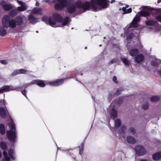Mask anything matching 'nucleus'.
I'll return each mask as SVG.
<instances>
[{
	"instance_id": "nucleus-1",
	"label": "nucleus",
	"mask_w": 161,
	"mask_h": 161,
	"mask_svg": "<svg viewBox=\"0 0 161 161\" xmlns=\"http://www.w3.org/2000/svg\"><path fill=\"white\" fill-rule=\"evenodd\" d=\"M114 1V0L111 1L109 0H91L90 2L86 1L83 3L79 1L76 3L75 5L79 8H82L85 10L91 9L96 12L107 8L108 7V2L112 3Z\"/></svg>"
},
{
	"instance_id": "nucleus-2",
	"label": "nucleus",
	"mask_w": 161,
	"mask_h": 161,
	"mask_svg": "<svg viewBox=\"0 0 161 161\" xmlns=\"http://www.w3.org/2000/svg\"><path fill=\"white\" fill-rule=\"evenodd\" d=\"M42 20L46 23L48 22L50 25L54 27L63 26L71 21L69 17H66L63 19L60 14L57 13L53 14V18L44 16L42 18Z\"/></svg>"
},
{
	"instance_id": "nucleus-3",
	"label": "nucleus",
	"mask_w": 161,
	"mask_h": 161,
	"mask_svg": "<svg viewBox=\"0 0 161 161\" xmlns=\"http://www.w3.org/2000/svg\"><path fill=\"white\" fill-rule=\"evenodd\" d=\"M10 130L7 131V136L8 139L12 142H14L16 137L15 125L12 121L8 125Z\"/></svg>"
},
{
	"instance_id": "nucleus-4",
	"label": "nucleus",
	"mask_w": 161,
	"mask_h": 161,
	"mask_svg": "<svg viewBox=\"0 0 161 161\" xmlns=\"http://www.w3.org/2000/svg\"><path fill=\"white\" fill-rule=\"evenodd\" d=\"M68 0H54L52 2L55 3V8L58 10L62 9L66 7L67 5Z\"/></svg>"
},
{
	"instance_id": "nucleus-5",
	"label": "nucleus",
	"mask_w": 161,
	"mask_h": 161,
	"mask_svg": "<svg viewBox=\"0 0 161 161\" xmlns=\"http://www.w3.org/2000/svg\"><path fill=\"white\" fill-rule=\"evenodd\" d=\"M140 17L136 15L132 22L130 24V25L127 28L126 31L127 33H128L130 30H133L132 28H134L137 26L138 25L137 22L140 20Z\"/></svg>"
},
{
	"instance_id": "nucleus-6",
	"label": "nucleus",
	"mask_w": 161,
	"mask_h": 161,
	"mask_svg": "<svg viewBox=\"0 0 161 161\" xmlns=\"http://www.w3.org/2000/svg\"><path fill=\"white\" fill-rule=\"evenodd\" d=\"M141 8H142V10L144 11H141L138 12V14L144 17L148 16L150 15V13L147 10H152L151 8L147 6L142 7Z\"/></svg>"
},
{
	"instance_id": "nucleus-7",
	"label": "nucleus",
	"mask_w": 161,
	"mask_h": 161,
	"mask_svg": "<svg viewBox=\"0 0 161 161\" xmlns=\"http://www.w3.org/2000/svg\"><path fill=\"white\" fill-rule=\"evenodd\" d=\"M136 153L138 156L143 155L145 154V151L144 148L142 146L137 145L135 148Z\"/></svg>"
},
{
	"instance_id": "nucleus-8",
	"label": "nucleus",
	"mask_w": 161,
	"mask_h": 161,
	"mask_svg": "<svg viewBox=\"0 0 161 161\" xmlns=\"http://www.w3.org/2000/svg\"><path fill=\"white\" fill-rule=\"evenodd\" d=\"M36 84L39 86L43 87L45 86V85L44 83V81L42 80H35L32 81L30 83L27 84V86L30 85L31 84Z\"/></svg>"
},
{
	"instance_id": "nucleus-9",
	"label": "nucleus",
	"mask_w": 161,
	"mask_h": 161,
	"mask_svg": "<svg viewBox=\"0 0 161 161\" xmlns=\"http://www.w3.org/2000/svg\"><path fill=\"white\" fill-rule=\"evenodd\" d=\"M17 88H14L12 86H5L0 88V93H3L17 89Z\"/></svg>"
},
{
	"instance_id": "nucleus-10",
	"label": "nucleus",
	"mask_w": 161,
	"mask_h": 161,
	"mask_svg": "<svg viewBox=\"0 0 161 161\" xmlns=\"http://www.w3.org/2000/svg\"><path fill=\"white\" fill-rule=\"evenodd\" d=\"M0 5L3 9L6 11H8L13 8V6L11 4H7L4 1H2L0 3Z\"/></svg>"
},
{
	"instance_id": "nucleus-11",
	"label": "nucleus",
	"mask_w": 161,
	"mask_h": 161,
	"mask_svg": "<svg viewBox=\"0 0 161 161\" xmlns=\"http://www.w3.org/2000/svg\"><path fill=\"white\" fill-rule=\"evenodd\" d=\"M64 82V79H59L53 81L52 82H50L49 84L52 86H57L62 84Z\"/></svg>"
},
{
	"instance_id": "nucleus-12",
	"label": "nucleus",
	"mask_w": 161,
	"mask_h": 161,
	"mask_svg": "<svg viewBox=\"0 0 161 161\" xmlns=\"http://www.w3.org/2000/svg\"><path fill=\"white\" fill-rule=\"evenodd\" d=\"M8 114V113L6 108L1 107L0 108V115L2 117L4 118Z\"/></svg>"
},
{
	"instance_id": "nucleus-13",
	"label": "nucleus",
	"mask_w": 161,
	"mask_h": 161,
	"mask_svg": "<svg viewBox=\"0 0 161 161\" xmlns=\"http://www.w3.org/2000/svg\"><path fill=\"white\" fill-rule=\"evenodd\" d=\"M28 71L24 69H20L19 70H14L12 74V76H14L20 74H27Z\"/></svg>"
},
{
	"instance_id": "nucleus-14",
	"label": "nucleus",
	"mask_w": 161,
	"mask_h": 161,
	"mask_svg": "<svg viewBox=\"0 0 161 161\" xmlns=\"http://www.w3.org/2000/svg\"><path fill=\"white\" fill-rule=\"evenodd\" d=\"M144 59V56L141 54H138L134 58L135 61L137 63H139L143 61Z\"/></svg>"
},
{
	"instance_id": "nucleus-15",
	"label": "nucleus",
	"mask_w": 161,
	"mask_h": 161,
	"mask_svg": "<svg viewBox=\"0 0 161 161\" xmlns=\"http://www.w3.org/2000/svg\"><path fill=\"white\" fill-rule=\"evenodd\" d=\"M109 113L110 114V117L114 119L117 116V112L115 109L114 106L110 110Z\"/></svg>"
},
{
	"instance_id": "nucleus-16",
	"label": "nucleus",
	"mask_w": 161,
	"mask_h": 161,
	"mask_svg": "<svg viewBox=\"0 0 161 161\" xmlns=\"http://www.w3.org/2000/svg\"><path fill=\"white\" fill-rule=\"evenodd\" d=\"M28 19L30 23L32 24H35L38 21V19L31 14L28 15Z\"/></svg>"
},
{
	"instance_id": "nucleus-17",
	"label": "nucleus",
	"mask_w": 161,
	"mask_h": 161,
	"mask_svg": "<svg viewBox=\"0 0 161 161\" xmlns=\"http://www.w3.org/2000/svg\"><path fill=\"white\" fill-rule=\"evenodd\" d=\"M139 33V31L138 30H135L133 31L132 33L127 36V38L130 39L133 37V36L137 37L138 36Z\"/></svg>"
},
{
	"instance_id": "nucleus-18",
	"label": "nucleus",
	"mask_w": 161,
	"mask_h": 161,
	"mask_svg": "<svg viewBox=\"0 0 161 161\" xmlns=\"http://www.w3.org/2000/svg\"><path fill=\"white\" fill-rule=\"evenodd\" d=\"M126 140L128 143L133 144L135 143L136 140L135 139L133 136H128L126 138Z\"/></svg>"
},
{
	"instance_id": "nucleus-19",
	"label": "nucleus",
	"mask_w": 161,
	"mask_h": 161,
	"mask_svg": "<svg viewBox=\"0 0 161 161\" xmlns=\"http://www.w3.org/2000/svg\"><path fill=\"white\" fill-rule=\"evenodd\" d=\"M27 6L25 3L22 4L21 6L18 7L17 8V11H23L26 10Z\"/></svg>"
},
{
	"instance_id": "nucleus-20",
	"label": "nucleus",
	"mask_w": 161,
	"mask_h": 161,
	"mask_svg": "<svg viewBox=\"0 0 161 161\" xmlns=\"http://www.w3.org/2000/svg\"><path fill=\"white\" fill-rule=\"evenodd\" d=\"M139 53L138 49H133L129 51V53L132 56H135Z\"/></svg>"
},
{
	"instance_id": "nucleus-21",
	"label": "nucleus",
	"mask_w": 161,
	"mask_h": 161,
	"mask_svg": "<svg viewBox=\"0 0 161 161\" xmlns=\"http://www.w3.org/2000/svg\"><path fill=\"white\" fill-rule=\"evenodd\" d=\"M153 158L154 160H157L161 158V152L154 154L153 155Z\"/></svg>"
},
{
	"instance_id": "nucleus-22",
	"label": "nucleus",
	"mask_w": 161,
	"mask_h": 161,
	"mask_svg": "<svg viewBox=\"0 0 161 161\" xmlns=\"http://www.w3.org/2000/svg\"><path fill=\"white\" fill-rule=\"evenodd\" d=\"M126 130V127L125 125H122L119 130L120 134L122 135L124 139H125V136H123V134L125 132Z\"/></svg>"
},
{
	"instance_id": "nucleus-23",
	"label": "nucleus",
	"mask_w": 161,
	"mask_h": 161,
	"mask_svg": "<svg viewBox=\"0 0 161 161\" xmlns=\"http://www.w3.org/2000/svg\"><path fill=\"white\" fill-rule=\"evenodd\" d=\"M8 154L11 159L12 160H15V157L14 156V150L13 149H10L8 152Z\"/></svg>"
},
{
	"instance_id": "nucleus-24",
	"label": "nucleus",
	"mask_w": 161,
	"mask_h": 161,
	"mask_svg": "<svg viewBox=\"0 0 161 161\" xmlns=\"http://www.w3.org/2000/svg\"><path fill=\"white\" fill-rule=\"evenodd\" d=\"M76 7L74 5H71L68 8L67 10L68 13H73L75 10Z\"/></svg>"
},
{
	"instance_id": "nucleus-25",
	"label": "nucleus",
	"mask_w": 161,
	"mask_h": 161,
	"mask_svg": "<svg viewBox=\"0 0 161 161\" xmlns=\"http://www.w3.org/2000/svg\"><path fill=\"white\" fill-rule=\"evenodd\" d=\"M160 97L158 96H154L150 98V100L153 102H155L159 100Z\"/></svg>"
},
{
	"instance_id": "nucleus-26",
	"label": "nucleus",
	"mask_w": 161,
	"mask_h": 161,
	"mask_svg": "<svg viewBox=\"0 0 161 161\" xmlns=\"http://www.w3.org/2000/svg\"><path fill=\"white\" fill-rule=\"evenodd\" d=\"M121 60L125 65L128 66L130 64V61L125 58L121 57Z\"/></svg>"
},
{
	"instance_id": "nucleus-27",
	"label": "nucleus",
	"mask_w": 161,
	"mask_h": 161,
	"mask_svg": "<svg viewBox=\"0 0 161 161\" xmlns=\"http://www.w3.org/2000/svg\"><path fill=\"white\" fill-rule=\"evenodd\" d=\"M32 13L33 14H40L41 13V9L38 8H35L32 10Z\"/></svg>"
},
{
	"instance_id": "nucleus-28",
	"label": "nucleus",
	"mask_w": 161,
	"mask_h": 161,
	"mask_svg": "<svg viewBox=\"0 0 161 161\" xmlns=\"http://www.w3.org/2000/svg\"><path fill=\"white\" fill-rule=\"evenodd\" d=\"M122 9L123 11V12L122 13L123 14L130 13L132 11V9L131 8L127 9L125 7H123L122 8Z\"/></svg>"
},
{
	"instance_id": "nucleus-29",
	"label": "nucleus",
	"mask_w": 161,
	"mask_h": 161,
	"mask_svg": "<svg viewBox=\"0 0 161 161\" xmlns=\"http://www.w3.org/2000/svg\"><path fill=\"white\" fill-rule=\"evenodd\" d=\"M115 127L118 128L121 125V122L120 120L119 119H116L115 120Z\"/></svg>"
},
{
	"instance_id": "nucleus-30",
	"label": "nucleus",
	"mask_w": 161,
	"mask_h": 161,
	"mask_svg": "<svg viewBox=\"0 0 161 161\" xmlns=\"http://www.w3.org/2000/svg\"><path fill=\"white\" fill-rule=\"evenodd\" d=\"M3 155L4 157V159L3 161H8L10 160V158L8 155L6 151H4L3 152Z\"/></svg>"
},
{
	"instance_id": "nucleus-31",
	"label": "nucleus",
	"mask_w": 161,
	"mask_h": 161,
	"mask_svg": "<svg viewBox=\"0 0 161 161\" xmlns=\"http://www.w3.org/2000/svg\"><path fill=\"white\" fill-rule=\"evenodd\" d=\"M0 133L2 134H4L5 133L4 126L2 124L0 125Z\"/></svg>"
},
{
	"instance_id": "nucleus-32",
	"label": "nucleus",
	"mask_w": 161,
	"mask_h": 161,
	"mask_svg": "<svg viewBox=\"0 0 161 161\" xmlns=\"http://www.w3.org/2000/svg\"><path fill=\"white\" fill-rule=\"evenodd\" d=\"M0 147L3 150H6L7 149V146L6 143L3 142H1L0 143Z\"/></svg>"
},
{
	"instance_id": "nucleus-33",
	"label": "nucleus",
	"mask_w": 161,
	"mask_h": 161,
	"mask_svg": "<svg viewBox=\"0 0 161 161\" xmlns=\"http://www.w3.org/2000/svg\"><path fill=\"white\" fill-rule=\"evenodd\" d=\"M17 14V10L15 9L12 10L9 12V15L12 16L16 15Z\"/></svg>"
},
{
	"instance_id": "nucleus-34",
	"label": "nucleus",
	"mask_w": 161,
	"mask_h": 161,
	"mask_svg": "<svg viewBox=\"0 0 161 161\" xmlns=\"http://www.w3.org/2000/svg\"><path fill=\"white\" fill-rule=\"evenodd\" d=\"M155 22V21L151 20L148 21L146 22V23L147 25H153Z\"/></svg>"
},
{
	"instance_id": "nucleus-35",
	"label": "nucleus",
	"mask_w": 161,
	"mask_h": 161,
	"mask_svg": "<svg viewBox=\"0 0 161 161\" xmlns=\"http://www.w3.org/2000/svg\"><path fill=\"white\" fill-rule=\"evenodd\" d=\"M149 106V104L147 103H144L142 106V108L144 110L147 109L148 108Z\"/></svg>"
},
{
	"instance_id": "nucleus-36",
	"label": "nucleus",
	"mask_w": 161,
	"mask_h": 161,
	"mask_svg": "<svg viewBox=\"0 0 161 161\" xmlns=\"http://www.w3.org/2000/svg\"><path fill=\"white\" fill-rule=\"evenodd\" d=\"M123 90V88H120L117 89L116 91V92L115 93V95H118L120 94L121 93V92Z\"/></svg>"
},
{
	"instance_id": "nucleus-37",
	"label": "nucleus",
	"mask_w": 161,
	"mask_h": 161,
	"mask_svg": "<svg viewBox=\"0 0 161 161\" xmlns=\"http://www.w3.org/2000/svg\"><path fill=\"white\" fill-rule=\"evenodd\" d=\"M129 132L132 134H134L136 132L135 130L132 127H130L128 130Z\"/></svg>"
},
{
	"instance_id": "nucleus-38",
	"label": "nucleus",
	"mask_w": 161,
	"mask_h": 161,
	"mask_svg": "<svg viewBox=\"0 0 161 161\" xmlns=\"http://www.w3.org/2000/svg\"><path fill=\"white\" fill-rule=\"evenodd\" d=\"M84 147L83 143H82L80 146H79V147L80 148L79 153L81 155L83 153V149Z\"/></svg>"
},
{
	"instance_id": "nucleus-39",
	"label": "nucleus",
	"mask_w": 161,
	"mask_h": 161,
	"mask_svg": "<svg viewBox=\"0 0 161 161\" xmlns=\"http://www.w3.org/2000/svg\"><path fill=\"white\" fill-rule=\"evenodd\" d=\"M158 60L157 59L155 60H153L151 64L153 66H156L158 64Z\"/></svg>"
},
{
	"instance_id": "nucleus-40",
	"label": "nucleus",
	"mask_w": 161,
	"mask_h": 161,
	"mask_svg": "<svg viewBox=\"0 0 161 161\" xmlns=\"http://www.w3.org/2000/svg\"><path fill=\"white\" fill-rule=\"evenodd\" d=\"M122 98H119L117 100V102L118 103L120 104L122 102Z\"/></svg>"
},
{
	"instance_id": "nucleus-41",
	"label": "nucleus",
	"mask_w": 161,
	"mask_h": 161,
	"mask_svg": "<svg viewBox=\"0 0 161 161\" xmlns=\"http://www.w3.org/2000/svg\"><path fill=\"white\" fill-rule=\"evenodd\" d=\"M113 80L115 83H118V81L117 80V78L115 76L113 77Z\"/></svg>"
},
{
	"instance_id": "nucleus-42",
	"label": "nucleus",
	"mask_w": 161,
	"mask_h": 161,
	"mask_svg": "<svg viewBox=\"0 0 161 161\" xmlns=\"http://www.w3.org/2000/svg\"><path fill=\"white\" fill-rule=\"evenodd\" d=\"M1 62L3 64H6L8 63V61L6 60H2L1 61Z\"/></svg>"
},
{
	"instance_id": "nucleus-43",
	"label": "nucleus",
	"mask_w": 161,
	"mask_h": 161,
	"mask_svg": "<svg viewBox=\"0 0 161 161\" xmlns=\"http://www.w3.org/2000/svg\"><path fill=\"white\" fill-rule=\"evenodd\" d=\"M116 61V60L115 59H113L112 60H111L109 63V64H111Z\"/></svg>"
},
{
	"instance_id": "nucleus-44",
	"label": "nucleus",
	"mask_w": 161,
	"mask_h": 161,
	"mask_svg": "<svg viewBox=\"0 0 161 161\" xmlns=\"http://www.w3.org/2000/svg\"><path fill=\"white\" fill-rule=\"evenodd\" d=\"M157 19L161 23V16L159 15L157 17Z\"/></svg>"
},
{
	"instance_id": "nucleus-45",
	"label": "nucleus",
	"mask_w": 161,
	"mask_h": 161,
	"mask_svg": "<svg viewBox=\"0 0 161 161\" xmlns=\"http://www.w3.org/2000/svg\"><path fill=\"white\" fill-rule=\"evenodd\" d=\"M26 97H27L26 95V90H23L21 92Z\"/></svg>"
},
{
	"instance_id": "nucleus-46",
	"label": "nucleus",
	"mask_w": 161,
	"mask_h": 161,
	"mask_svg": "<svg viewBox=\"0 0 161 161\" xmlns=\"http://www.w3.org/2000/svg\"><path fill=\"white\" fill-rule=\"evenodd\" d=\"M17 2L18 3H19L21 5L22 4H24V3H22L21 1H19V0L17 1Z\"/></svg>"
},
{
	"instance_id": "nucleus-47",
	"label": "nucleus",
	"mask_w": 161,
	"mask_h": 161,
	"mask_svg": "<svg viewBox=\"0 0 161 161\" xmlns=\"http://www.w3.org/2000/svg\"><path fill=\"white\" fill-rule=\"evenodd\" d=\"M161 2V0H158L157 1V3H159Z\"/></svg>"
},
{
	"instance_id": "nucleus-48",
	"label": "nucleus",
	"mask_w": 161,
	"mask_h": 161,
	"mask_svg": "<svg viewBox=\"0 0 161 161\" xmlns=\"http://www.w3.org/2000/svg\"><path fill=\"white\" fill-rule=\"evenodd\" d=\"M39 3L37 2H36V6H38L39 5Z\"/></svg>"
},
{
	"instance_id": "nucleus-49",
	"label": "nucleus",
	"mask_w": 161,
	"mask_h": 161,
	"mask_svg": "<svg viewBox=\"0 0 161 161\" xmlns=\"http://www.w3.org/2000/svg\"><path fill=\"white\" fill-rule=\"evenodd\" d=\"M140 161H148L146 159H142V160H141Z\"/></svg>"
},
{
	"instance_id": "nucleus-50",
	"label": "nucleus",
	"mask_w": 161,
	"mask_h": 161,
	"mask_svg": "<svg viewBox=\"0 0 161 161\" xmlns=\"http://www.w3.org/2000/svg\"><path fill=\"white\" fill-rule=\"evenodd\" d=\"M159 73L160 75L161 76V70L159 71Z\"/></svg>"
},
{
	"instance_id": "nucleus-51",
	"label": "nucleus",
	"mask_w": 161,
	"mask_h": 161,
	"mask_svg": "<svg viewBox=\"0 0 161 161\" xmlns=\"http://www.w3.org/2000/svg\"><path fill=\"white\" fill-rule=\"evenodd\" d=\"M1 156H2V154H1V152L0 151V158H1Z\"/></svg>"
},
{
	"instance_id": "nucleus-52",
	"label": "nucleus",
	"mask_w": 161,
	"mask_h": 161,
	"mask_svg": "<svg viewBox=\"0 0 161 161\" xmlns=\"http://www.w3.org/2000/svg\"><path fill=\"white\" fill-rule=\"evenodd\" d=\"M128 6H128V5H127V6H126V7H125V8H127L128 7Z\"/></svg>"
},
{
	"instance_id": "nucleus-53",
	"label": "nucleus",
	"mask_w": 161,
	"mask_h": 161,
	"mask_svg": "<svg viewBox=\"0 0 161 161\" xmlns=\"http://www.w3.org/2000/svg\"><path fill=\"white\" fill-rule=\"evenodd\" d=\"M36 33H38V31H36Z\"/></svg>"
},
{
	"instance_id": "nucleus-54",
	"label": "nucleus",
	"mask_w": 161,
	"mask_h": 161,
	"mask_svg": "<svg viewBox=\"0 0 161 161\" xmlns=\"http://www.w3.org/2000/svg\"><path fill=\"white\" fill-rule=\"evenodd\" d=\"M85 48V49H86L87 48V47H86Z\"/></svg>"
},
{
	"instance_id": "nucleus-55",
	"label": "nucleus",
	"mask_w": 161,
	"mask_h": 161,
	"mask_svg": "<svg viewBox=\"0 0 161 161\" xmlns=\"http://www.w3.org/2000/svg\"><path fill=\"white\" fill-rule=\"evenodd\" d=\"M101 46H102L101 45H99V47H101Z\"/></svg>"
},
{
	"instance_id": "nucleus-56",
	"label": "nucleus",
	"mask_w": 161,
	"mask_h": 161,
	"mask_svg": "<svg viewBox=\"0 0 161 161\" xmlns=\"http://www.w3.org/2000/svg\"><path fill=\"white\" fill-rule=\"evenodd\" d=\"M92 99L94 100V98L93 97H92Z\"/></svg>"
}]
</instances>
